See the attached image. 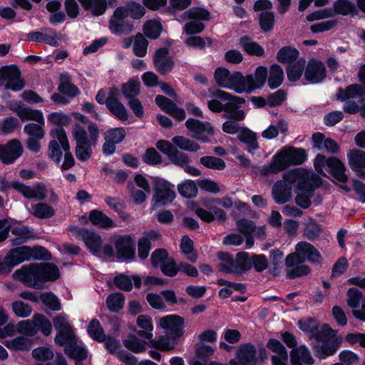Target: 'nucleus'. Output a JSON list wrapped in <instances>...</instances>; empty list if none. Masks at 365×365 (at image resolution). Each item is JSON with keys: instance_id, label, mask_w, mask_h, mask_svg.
<instances>
[{"instance_id": "1", "label": "nucleus", "mask_w": 365, "mask_h": 365, "mask_svg": "<svg viewBox=\"0 0 365 365\" xmlns=\"http://www.w3.org/2000/svg\"><path fill=\"white\" fill-rule=\"evenodd\" d=\"M61 275L57 265L49 262L31 263L22 266L13 274L15 279L24 285L37 289L44 288V284L57 280Z\"/></svg>"}, {"instance_id": "2", "label": "nucleus", "mask_w": 365, "mask_h": 365, "mask_svg": "<svg viewBox=\"0 0 365 365\" xmlns=\"http://www.w3.org/2000/svg\"><path fill=\"white\" fill-rule=\"evenodd\" d=\"M307 158L306 150L302 148L284 147L277 153L268 165H264L259 170L262 176H268L282 172L291 165L303 164Z\"/></svg>"}, {"instance_id": "3", "label": "nucleus", "mask_w": 365, "mask_h": 365, "mask_svg": "<svg viewBox=\"0 0 365 365\" xmlns=\"http://www.w3.org/2000/svg\"><path fill=\"white\" fill-rule=\"evenodd\" d=\"M314 339L321 344H314L312 351L315 357L320 360L334 356L339 349L342 339L336 335V331L327 324H324L321 330L314 329Z\"/></svg>"}, {"instance_id": "4", "label": "nucleus", "mask_w": 365, "mask_h": 365, "mask_svg": "<svg viewBox=\"0 0 365 365\" xmlns=\"http://www.w3.org/2000/svg\"><path fill=\"white\" fill-rule=\"evenodd\" d=\"M160 326L167 330L166 335H162L161 341L164 345H173V349L184 336L185 319L177 315H167L160 318Z\"/></svg>"}, {"instance_id": "5", "label": "nucleus", "mask_w": 365, "mask_h": 365, "mask_svg": "<svg viewBox=\"0 0 365 365\" xmlns=\"http://www.w3.org/2000/svg\"><path fill=\"white\" fill-rule=\"evenodd\" d=\"M11 187L26 199L43 200L46 197L47 188L43 182H37L32 187L18 180L9 182L5 177L0 176V191L3 193H8Z\"/></svg>"}, {"instance_id": "6", "label": "nucleus", "mask_w": 365, "mask_h": 365, "mask_svg": "<svg viewBox=\"0 0 365 365\" xmlns=\"http://www.w3.org/2000/svg\"><path fill=\"white\" fill-rule=\"evenodd\" d=\"M53 323L57 331L54 339L56 344L63 346L64 349L72 344H75L77 340L75 331L63 314L56 315L53 319Z\"/></svg>"}, {"instance_id": "7", "label": "nucleus", "mask_w": 365, "mask_h": 365, "mask_svg": "<svg viewBox=\"0 0 365 365\" xmlns=\"http://www.w3.org/2000/svg\"><path fill=\"white\" fill-rule=\"evenodd\" d=\"M154 195L151 201V209L155 210L159 207L171 204L176 195L169 182L163 179H157L154 181Z\"/></svg>"}, {"instance_id": "8", "label": "nucleus", "mask_w": 365, "mask_h": 365, "mask_svg": "<svg viewBox=\"0 0 365 365\" xmlns=\"http://www.w3.org/2000/svg\"><path fill=\"white\" fill-rule=\"evenodd\" d=\"M125 9L118 6L113 11L108 21L110 32L116 36L127 35L134 29L133 22L128 19Z\"/></svg>"}, {"instance_id": "9", "label": "nucleus", "mask_w": 365, "mask_h": 365, "mask_svg": "<svg viewBox=\"0 0 365 365\" xmlns=\"http://www.w3.org/2000/svg\"><path fill=\"white\" fill-rule=\"evenodd\" d=\"M29 246L22 245L11 249L0 262V274H9L12 269L29 259Z\"/></svg>"}, {"instance_id": "10", "label": "nucleus", "mask_w": 365, "mask_h": 365, "mask_svg": "<svg viewBox=\"0 0 365 365\" xmlns=\"http://www.w3.org/2000/svg\"><path fill=\"white\" fill-rule=\"evenodd\" d=\"M5 88L12 91H19L25 86V81L21 77V71L17 66H3L0 68V87L4 86Z\"/></svg>"}, {"instance_id": "11", "label": "nucleus", "mask_w": 365, "mask_h": 365, "mask_svg": "<svg viewBox=\"0 0 365 365\" xmlns=\"http://www.w3.org/2000/svg\"><path fill=\"white\" fill-rule=\"evenodd\" d=\"M327 72L324 63L316 58L309 60L304 69V78L310 84H319L327 78Z\"/></svg>"}, {"instance_id": "12", "label": "nucleus", "mask_w": 365, "mask_h": 365, "mask_svg": "<svg viewBox=\"0 0 365 365\" xmlns=\"http://www.w3.org/2000/svg\"><path fill=\"white\" fill-rule=\"evenodd\" d=\"M153 61L155 70L163 76L170 73L175 64L167 47L158 48L153 55Z\"/></svg>"}, {"instance_id": "13", "label": "nucleus", "mask_w": 365, "mask_h": 365, "mask_svg": "<svg viewBox=\"0 0 365 365\" xmlns=\"http://www.w3.org/2000/svg\"><path fill=\"white\" fill-rule=\"evenodd\" d=\"M88 131L91 141L86 143H76V155L81 162L87 161L91 156V145H95L99 137V129L96 123H91L88 126Z\"/></svg>"}, {"instance_id": "14", "label": "nucleus", "mask_w": 365, "mask_h": 365, "mask_svg": "<svg viewBox=\"0 0 365 365\" xmlns=\"http://www.w3.org/2000/svg\"><path fill=\"white\" fill-rule=\"evenodd\" d=\"M257 349L251 343L241 344L235 354V359H231L230 365H257Z\"/></svg>"}, {"instance_id": "15", "label": "nucleus", "mask_w": 365, "mask_h": 365, "mask_svg": "<svg viewBox=\"0 0 365 365\" xmlns=\"http://www.w3.org/2000/svg\"><path fill=\"white\" fill-rule=\"evenodd\" d=\"M116 257L122 261L133 260L135 258L134 241L129 235L120 236L115 242Z\"/></svg>"}, {"instance_id": "16", "label": "nucleus", "mask_w": 365, "mask_h": 365, "mask_svg": "<svg viewBox=\"0 0 365 365\" xmlns=\"http://www.w3.org/2000/svg\"><path fill=\"white\" fill-rule=\"evenodd\" d=\"M23 153V147L18 139L9 140L6 145H0V160L5 165L14 163Z\"/></svg>"}, {"instance_id": "17", "label": "nucleus", "mask_w": 365, "mask_h": 365, "mask_svg": "<svg viewBox=\"0 0 365 365\" xmlns=\"http://www.w3.org/2000/svg\"><path fill=\"white\" fill-rule=\"evenodd\" d=\"M118 89L116 87L110 88L108 96L107 108L116 118L121 121L128 119V113L124 105L118 98Z\"/></svg>"}, {"instance_id": "18", "label": "nucleus", "mask_w": 365, "mask_h": 365, "mask_svg": "<svg viewBox=\"0 0 365 365\" xmlns=\"http://www.w3.org/2000/svg\"><path fill=\"white\" fill-rule=\"evenodd\" d=\"M322 179L316 174L311 177H302L296 186L295 192L312 198L315 189L322 185Z\"/></svg>"}, {"instance_id": "19", "label": "nucleus", "mask_w": 365, "mask_h": 365, "mask_svg": "<svg viewBox=\"0 0 365 365\" xmlns=\"http://www.w3.org/2000/svg\"><path fill=\"white\" fill-rule=\"evenodd\" d=\"M252 83V75L248 74L245 76L240 71H235L230 76L229 83L227 88L234 90L237 93L247 92L250 93V85Z\"/></svg>"}, {"instance_id": "20", "label": "nucleus", "mask_w": 365, "mask_h": 365, "mask_svg": "<svg viewBox=\"0 0 365 365\" xmlns=\"http://www.w3.org/2000/svg\"><path fill=\"white\" fill-rule=\"evenodd\" d=\"M347 158L350 168L359 178L365 180V151L351 149L347 153Z\"/></svg>"}, {"instance_id": "21", "label": "nucleus", "mask_w": 365, "mask_h": 365, "mask_svg": "<svg viewBox=\"0 0 365 365\" xmlns=\"http://www.w3.org/2000/svg\"><path fill=\"white\" fill-rule=\"evenodd\" d=\"M272 197L278 205H284L292 197V187L285 181L277 180L272 186Z\"/></svg>"}, {"instance_id": "22", "label": "nucleus", "mask_w": 365, "mask_h": 365, "mask_svg": "<svg viewBox=\"0 0 365 365\" xmlns=\"http://www.w3.org/2000/svg\"><path fill=\"white\" fill-rule=\"evenodd\" d=\"M298 251L304 258V262L308 261L315 265L322 264L323 260L322 255L313 245L305 241H301L298 242Z\"/></svg>"}, {"instance_id": "23", "label": "nucleus", "mask_w": 365, "mask_h": 365, "mask_svg": "<svg viewBox=\"0 0 365 365\" xmlns=\"http://www.w3.org/2000/svg\"><path fill=\"white\" fill-rule=\"evenodd\" d=\"M291 365H313L314 360L305 345L292 349L290 351Z\"/></svg>"}, {"instance_id": "24", "label": "nucleus", "mask_w": 365, "mask_h": 365, "mask_svg": "<svg viewBox=\"0 0 365 365\" xmlns=\"http://www.w3.org/2000/svg\"><path fill=\"white\" fill-rule=\"evenodd\" d=\"M86 246L90 252L95 256L98 255L101 250L103 240L101 237L87 229H82L79 231Z\"/></svg>"}, {"instance_id": "25", "label": "nucleus", "mask_w": 365, "mask_h": 365, "mask_svg": "<svg viewBox=\"0 0 365 365\" xmlns=\"http://www.w3.org/2000/svg\"><path fill=\"white\" fill-rule=\"evenodd\" d=\"M11 109L15 112L17 116L22 120H34L39 124L44 125V118L41 110L32 109L29 107H23L21 103Z\"/></svg>"}, {"instance_id": "26", "label": "nucleus", "mask_w": 365, "mask_h": 365, "mask_svg": "<svg viewBox=\"0 0 365 365\" xmlns=\"http://www.w3.org/2000/svg\"><path fill=\"white\" fill-rule=\"evenodd\" d=\"M327 170L329 173L336 180L345 183L348 180L346 174V167L343 162L337 157L331 156L328 158Z\"/></svg>"}, {"instance_id": "27", "label": "nucleus", "mask_w": 365, "mask_h": 365, "mask_svg": "<svg viewBox=\"0 0 365 365\" xmlns=\"http://www.w3.org/2000/svg\"><path fill=\"white\" fill-rule=\"evenodd\" d=\"M235 102H228L229 109L222 114V117L227 119H232L233 121H242L246 117L245 112L240 109V106L245 103L244 98H235Z\"/></svg>"}, {"instance_id": "28", "label": "nucleus", "mask_w": 365, "mask_h": 365, "mask_svg": "<svg viewBox=\"0 0 365 365\" xmlns=\"http://www.w3.org/2000/svg\"><path fill=\"white\" fill-rule=\"evenodd\" d=\"M60 83L58 86V91L63 95L70 98L77 96L80 91L78 88L71 83V76L68 73H63L59 77Z\"/></svg>"}, {"instance_id": "29", "label": "nucleus", "mask_w": 365, "mask_h": 365, "mask_svg": "<svg viewBox=\"0 0 365 365\" xmlns=\"http://www.w3.org/2000/svg\"><path fill=\"white\" fill-rule=\"evenodd\" d=\"M185 126L190 131L195 133L196 136L204 133H207L211 136L215 134L214 128L209 122H202L200 120L190 118L186 120Z\"/></svg>"}, {"instance_id": "30", "label": "nucleus", "mask_w": 365, "mask_h": 365, "mask_svg": "<svg viewBox=\"0 0 365 365\" xmlns=\"http://www.w3.org/2000/svg\"><path fill=\"white\" fill-rule=\"evenodd\" d=\"M185 126L190 131L195 133L196 136L204 133H207L211 136L215 134L214 128L209 122H202L200 120L190 118L186 120Z\"/></svg>"}, {"instance_id": "31", "label": "nucleus", "mask_w": 365, "mask_h": 365, "mask_svg": "<svg viewBox=\"0 0 365 365\" xmlns=\"http://www.w3.org/2000/svg\"><path fill=\"white\" fill-rule=\"evenodd\" d=\"M239 43L243 50L250 56L261 57L264 55V49L249 36H242Z\"/></svg>"}, {"instance_id": "32", "label": "nucleus", "mask_w": 365, "mask_h": 365, "mask_svg": "<svg viewBox=\"0 0 365 365\" xmlns=\"http://www.w3.org/2000/svg\"><path fill=\"white\" fill-rule=\"evenodd\" d=\"M284 71L282 67L277 64H272L267 74V85L271 90L278 88L284 81Z\"/></svg>"}, {"instance_id": "33", "label": "nucleus", "mask_w": 365, "mask_h": 365, "mask_svg": "<svg viewBox=\"0 0 365 365\" xmlns=\"http://www.w3.org/2000/svg\"><path fill=\"white\" fill-rule=\"evenodd\" d=\"M88 218L93 225L107 229L115 227L113 220L104 212L98 210H93L89 212Z\"/></svg>"}, {"instance_id": "34", "label": "nucleus", "mask_w": 365, "mask_h": 365, "mask_svg": "<svg viewBox=\"0 0 365 365\" xmlns=\"http://www.w3.org/2000/svg\"><path fill=\"white\" fill-rule=\"evenodd\" d=\"M334 14L346 16L350 14L352 16L358 15V9L356 5L350 0H336L333 4L332 9Z\"/></svg>"}, {"instance_id": "35", "label": "nucleus", "mask_w": 365, "mask_h": 365, "mask_svg": "<svg viewBox=\"0 0 365 365\" xmlns=\"http://www.w3.org/2000/svg\"><path fill=\"white\" fill-rule=\"evenodd\" d=\"M86 11L91 12L93 16H100L107 10L106 0H78Z\"/></svg>"}, {"instance_id": "36", "label": "nucleus", "mask_w": 365, "mask_h": 365, "mask_svg": "<svg viewBox=\"0 0 365 365\" xmlns=\"http://www.w3.org/2000/svg\"><path fill=\"white\" fill-rule=\"evenodd\" d=\"M77 342L78 340L75 341V344L64 349L65 354L76 361V365H78L79 362H82L88 356L87 349L83 346L78 345Z\"/></svg>"}, {"instance_id": "37", "label": "nucleus", "mask_w": 365, "mask_h": 365, "mask_svg": "<svg viewBox=\"0 0 365 365\" xmlns=\"http://www.w3.org/2000/svg\"><path fill=\"white\" fill-rule=\"evenodd\" d=\"M122 94L128 101L136 97L140 92V83L138 78H130L121 86Z\"/></svg>"}, {"instance_id": "38", "label": "nucleus", "mask_w": 365, "mask_h": 365, "mask_svg": "<svg viewBox=\"0 0 365 365\" xmlns=\"http://www.w3.org/2000/svg\"><path fill=\"white\" fill-rule=\"evenodd\" d=\"M238 139L242 143L247 145V150L249 153L259 148V144L257 143L255 133L247 128H241L238 134Z\"/></svg>"}, {"instance_id": "39", "label": "nucleus", "mask_w": 365, "mask_h": 365, "mask_svg": "<svg viewBox=\"0 0 365 365\" xmlns=\"http://www.w3.org/2000/svg\"><path fill=\"white\" fill-rule=\"evenodd\" d=\"M31 213L38 219H48L53 217L56 211L53 207L45 202H38L31 205Z\"/></svg>"}, {"instance_id": "40", "label": "nucleus", "mask_w": 365, "mask_h": 365, "mask_svg": "<svg viewBox=\"0 0 365 365\" xmlns=\"http://www.w3.org/2000/svg\"><path fill=\"white\" fill-rule=\"evenodd\" d=\"M252 256L246 252H240L235 256V274H242L252 269Z\"/></svg>"}, {"instance_id": "41", "label": "nucleus", "mask_w": 365, "mask_h": 365, "mask_svg": "<svg viewBox=\"0 0 365 365\" xmlns=\"http://www.w3.org/2000/svg\"><path fill=\"white\" fill-rule=\"evenodd\" d=\"M148 343L139 339L135 335L129 334L123 340V345L130 351L135 354H140L146 350Z\"/></svg>"}, {"instance_id": "42", "label": "nucleus", "mask_w": 365, "mask_h": 365, "mask_svg": "<svg viewBox=\"0 0 365 365\" xmlns=\"http://www.w3.org/2000/svg\"><path fill=\"white\" fill-rule=\"evenodd\" d=\"M143 30L148 38L155 40L160 37L163 26L160 20L150 19L144 24Z\"/></svg>"}, {"instance_id": "43", "label": "nucleus", "mask_w": 365, "mask_h": 365, "mask_svg": "<svg viewBox=\"0 0 365 365\" xmlns=\"http://www.w3.org/2000/svg\"><path fill=\"white\" fill-rule=\"evenodd\" d=\"M218 259L222 262L220 264V270L227 274H235V259L233 256L225 252H219L217 253Z\"/></svg>"}, {"instance_id": "44", "label": "nucleus", "mask_w": 365, "mask_h": 365, "mask_svg": "<svg viewBox=\"0 0 365 365\" xmlns=\"http://www.w3.org/2000/svg\"><path fill=\"white\" fill-rule=\"evenodd\" d=\"M305 60L301 58L287 68V78L290 82H296L300 79L305 69Z\"/></svg>"}, {"instance_id": "45", "label": "nucleus", "mask_w": 365, "mask_h": 365, "mask_svg": "<svg viewBox=\"0 0 365 365\" xmlns=\"http://www.w3.org/2000/svg\"><path fill=\"white\" fill-rule=\"evenodd\" d=\"M299 53L295 48L284 46L277 53V59L282 63H292L299 57Z\"/></svg>"}, {"instance_id": "46", "label": "nucleus", "mask_w": 365, "mask_h": 365, "mask_svg": "<svg viewBox=\"0 0 365 365\" xmlns=\"http://www.w3.org/2000/svg\"><path fill=\"white\" fill-rule=\"evenodd\" d=\"M268 70L264 66H259L256 68L254 76L252 75V83L250 85V90L252 92L257 88H261L267 81Z\"/></svg>"}, {"instance_id": "47", "label": "nucleus", "mask_w": 365, "mask_h": 365, "mask_svg": "<svg viewBox=\"0 0 365 365\" xmlns=\"http://www.w3.org/2000/svg\"><path fill=\"white\" fill-rule=\"evenodd\" d=\"M87 332L88 335L98 342H103L106 339V334L97 319H93L88 325Z\"/></svg>"}, {"instance_id": "48", "label": "nucleus", "mask_w": 365, "mask_h": 365, "mask_svg": "<svg viewBox=\"0 0 365 365\" xmlns=\"http://www.w3.org/2000/svg\"><path fill=\"white\" fill-rule=\"evenodd\" d=\"M125 304V297L121 292H115L109 294L106 299L108 309L113 312H119Z\"/></svg>"}, {"instance_id": "49", "label": "nucleus", "mask_w": 365, "mask_h": 365, "mask_svg": "<svg viewBox=\"0 0 365 365\" xmlns=\"http://www.w3.org/2000/svg\"><path fill=\"white\" fill-rule=\"evenodd\" d=\"M259 25L264 33L271 31L275 24V16L272 11H262L258 15Z\"/></svg>"}, {"instance_id": "50", "label": "nucleus", "mask_w": 365, "mask_h": 365, "mask_svg": "<svg viewBox=\"0 0 365 365\" xmlns=\"http://www.w3.org/2000/svg\"><path fill=\"white\" fill-rule=\"evenodd\" d=\"M173 143L175 145V147L180 149L189 152H197L200 150V145L191 140L184 136H175L172 139Z\"/></svg>"}, {"instance_id": "51", "label": "nucleus", "mask_w": 365, "mask_h": 365, "mask_svg": "<svg viewBox=\"0 0 365 365\" xmlns=\"http://www.w3.org/2000/svg\"><path fill=\"white\" fill-rule=\"evenodd\" d=\"M29 259L48 262L52 259V255L46 247L36 245L33 247L29 246Z\"/></svg>"}, {"instance_id": "52", "label": "nucleus", "mask_w": 365, "mask_h": 365, "mask_svg": "<svg viewBox=\"0 0 365 365\" xmlns=\"http://www.w3.org/2000/svg\"><path fill=\"white\" fill-rule=\"evenodd\" d=\"M179 194L185 198H192L197 195V187L195 181L186 180L178 185Z\"/></svg>"}, {"instance_id": "53", "label": "nucleus", "mask_w": 365, "mask_h": 365, "mask_svg": "<svg viewBox=\"0 0 365 365\" xmlns=\"http://www.w3.org/2000/svg\"><path fill=\"white\" fill-rule=\"evenodd\" d=\"M180 247L181 252L187 255V258L192 262L197 260V255L194 252V242L188 235L182 236Z\"/></svg>"}, {"instance_id": "54", "label": "nucleus", "mask_w": 365, "mask_h": 365, "mask_svg": "<svg viewBox=\"0 0 365 365\" xmlns=\"http://www.w3.org/2000/svg\"><path fill=\"white\" fill-rule=\"evenodd\" d=\"M35 329L39 330L43 335L49 336L52 331V324L50 320L43 314L36 313L34 315Z\"/></svg>"}, {"instance_id": "55", "label": "nucleus", "mask_w": 365, "mask_h": 365, "mask_svg": "<svg viewBox=\"0 0 365 365\" xmlns=\"http://www.w3.org/2000/svg\"><path fill=\"white\" fill-rule=\"evenodd\" d=\"M40 300L52 311H59L62 308L60 299L51 292L41 293Z\"/></svg>"}, {"instance_id": "56", "label": "nucleus", "mask_w": 365, "mask_h": 365, "mask_svg": "<svg viewBox=\"0 0 365 365\" xmlns=\"http://www.w3.org/2000/svg\"><path fill=\"white\" fill-rule=\"evenodd\" d=\"M200 163L207 168L217 170H222L226 167V163L222 158L210 155L201 157Z\"/></svg>"}, {"instance_id": "57", "label": "nucleus", "mask_w": 365, "mask_h": 365, "mask_svg": "<svg viewBox=\"0 0 365 365\" xmlns=\"http://www.w3.org/2000/svg\"><path fill=\"white\" fill-rule=\"evenodd\" d=\"M185 43L188 46L204 50L206 46H212L213 41L210 37L202 38L199 36H192L185 40Z\"/></svg>"}, {"instance_id": "58", "label": "nucleus", "mask_w": 365, "mask_h": 365, "mask_svg": "<svg viewBox=\"0 0 365 365\" xmlns=\"http://www.w3.org/2000/svg\"><path fill=\"white\" fill-rule=\"evenodd\" d=\"M148 46V40L141 34H138L135 36L133 48L135 56L144 57L147 54Z\"/></svg>"}, {"instance_id": "59", "label": "nucleus", "mask_w": 365, "mask_h": 365, "mask_svg": "<svg viewBox=\"0 0 365 365\" xmlns=\"http://www.w3.org/2000/svg\"><path fill=\"white\" fill-rule=\"evenodd\" d=\"M170 258L169 253L164 248H157L151 254L150 263L155 268L160 267Z\"/></svg>"}, {"instance_id": "60", "label": "nucleus", "mask_w": 365, "mask_h": 365, "mask_svg": "<svg viewBox=\"0 0 365 365\" xmlns=\"http://www.w3.org/2000/svg\"><path fill=\"white\" fill-rule=\"evenodd\" d=\"M51 135L53 138H57L58 143L61 144V150H63L65 153H71L70 151V144L67 138L66 130L63 128H56L51 130Z\"/></svg>"}, {"instance_id": "61", "label": "nucleus", "mask_w": 365, "mask_h": 365, "mask_svg": "<svg viewBox=\"0 0 365 365\" xmlns=\"http://www.w3.org/2000/svg\"><path fill=\"white\" fill-rule=\"evenodd\" d=\"M142 160L147 165L153 166L160 164L163 161V158L154 148H148L143 154Z\"/></svg>"}, {"instance_id": "62", "label": "nucleus", "mask_w": 365, "mask_h": 365, "mask_svg": "<svg viewBox=\"0 0 365 365\" xmlns=\"http://www.w3.org/2000/svg\"><path fill=\"white\" fill-rule=\"evenodd\" d=\"M122 6L125 9L126 16H130L133 19H140L145 13V8L139 3L131 2L125 6Z\"/></svg>"}, {"instance_id": "63", "label": "nucleus", "mask_w": 365, "mask_h": 365, "mask_svg": "<svg viewBox=\"0 0 365 365\" xmlns=\"http://www.w3.org/2000/svg\"><path fill=\"white\" fill-rule=\"evenodd\" d=\"M113 283L120 289L125 292H130L133 289L131 276L120 273L113 278Z\"/></svg>"}, {"instance_id": "64", "label": "nucleus", "mask_w": 365, "mask_h": 365, "mask_svg": "<svg viewBox=\"0 0 365 365\" xmlns=\"http://www.w3.org/2000/svg\"><path fill=\"white\" fill-rule=\"evenodd\" d=\"M11 308L14 314L19 317L26 318L32 312L31 307L23 301L16 300L11 304Z\"/></svg>"}]
</instances>
